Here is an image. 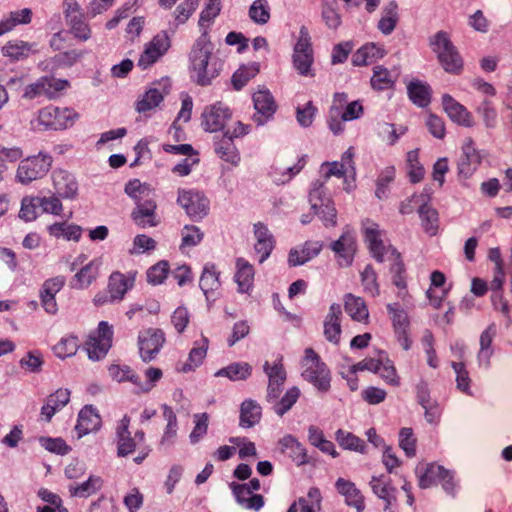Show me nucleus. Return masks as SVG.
Returning a JSON list of instances; mask_svg holds the SVG:
<instances>
[{
  "mask_svg": "<svg viewBox=\"0 0 512 512\" xmlns=\"http://www.w3.org/2000/svg\"><path fill=\"white\" fill-rule=\"evenodd\" d=\"M100 425L101 418L97 413V410L92 405H86L78 414L75 428L79 432V436H82L97 430Z\"/></svg>",
  "mask_w": 512,
  "mask_h": 512,
  "instance_id": "obj_28",
  "label": "nucleus"
},
{
  "mask_svg": "<svg viewBox=\"0 0 512 512\" xmlns=\"http://www.w3.org/2000/svg\"><path fill=\"white\" fill-rule=\"evenodd\" d=\"M52 163L53 157L43 151H40L37 155L21 159L16 170V181L23 185H29L40 180L48 174Z\"/></svg>",
  "mask_w": 512,
  "mask_h": 512,
  "instance_id": "obj_4",
  "label": "nucleus"
},
{
  "mask_svg": "<svg viewBox=\"0 0 512 512\" xmlns=\"http://www.w3.org/2000/svg\"><path fill=\"white\" fill-rule=\"evenodd\" d=\"M497 329L495 323H491L480 336V351L478 353L479 362H485L486 365L489 364L490 357L492 355V351L490 349L492 341L496 336Z\"/></svg>",
  "mask_w": 512,
  "mask_h": 512,
  "instance_id": "obj_41",
  "label": "nucleus"
},
{
  "mask_svg": "<svg viewBox=\"0 0 512 512\" xmlns=\"http://www.w3.org/2000/svg\"><path fill=\"white\" fill-rule=\"evenodd\" d=\"M214 150L218 157L225 162L235 166L240 162V154L234 144L233 138L230 137V130H225L221 137L216 138Z\"/></svg>",
  "mask_w": 512,
  "mask_h": 512,
  "instance_id": "obj_25",
  "label": "nucleus"
},
{
  "mask_svg": "<svg viewBox=\"0 0 512 512\" xmlns=\"http://www.w3.org/2000/svg\"><path fill=\"white\" fill-rule=\"evenodd\" d=\"M376 373L390 385L398 386L400 383L396 368L394 367L393 362L389 359H386L385 361L380 359Z\"/></svg>",
  "mask_w": 512,
  "mask_h": 512,
  "instance_id": "obj_58",
  "label": "nucleus"
},
{
  "mask_svg": "<svg viewBox=\"0 0 512 512\" xmlns=\"http://www.w3.org/2000/svg\"><path fill=\"white\" fill-rule=\"evenodd\" d=\"M109 375L118 382L130 381L136 386H140V376L137 375L129 366H120L113 364L108 368Z\"/></svg>",
  "mask_w": 512,
  "mask_h": 512,
  "instance_id": "obj_50",
  "label": "nucleus"
},
{
  "mask_svg": "<svg viewBox=\"0 0 512 512\" xmlns=\"http://www.w3.org/2000/svg\"><path fill=\"white\" fill-rule=\"evenodd\" d=\"M256 243L255 252L260 255L259 263H263L271 254L275 246V240L266 225L261 222L254 224Z\"/></svg>",
  "mask_w": 512,
  "mask_h": 512,
  "instance_id": "obj_21",
  "label": "nucleus"
},
{
  "mask_svg": "<svg viewBox=\"0 0 512 512\" xmlns=\"http://www.w3.org/2000/svg\"><path fill=\"white\" fill-rule=\"evenodd\" d=\"M177 203L194 221L201 220L209 211V200L204 194L196 190L179 189Z\"/></svg>",
  "mask_w": 512,
  "mask_h": 512,
  "instance_id": "obj_7",
  "label": "nucleus"
},
{
  "mask_svg": "<svg viewBox=\"0 0 512 512\" xmlns=\"http://www.w3.org/2000/svg\"><path fill=\"white\" fill-rule=\"evenodd\" d=\"M482 156L475 148L474 141L467 138L462 146V154L458 160V174L464 178L470 177L481 164Z\"/></svg>",
  "mask_w": 512,
  "mask_h": 512,
  "instance_id": "obj_16",
  "label": "nucleus"
},
{
  "mask_svg": "<svg viewBox=\"0 0 512 512\" xmlns=\"http://www.w3.org/2000/svg\"><path fill=\"white\" fill-rule=\"evenodd\" d=\"M232 115L230 107L219 101L204 108L201 125L208 132L224 131Z\"/></svg>",
  "mask_w": 512,
  "mask_h": 512,
  "instance_id": "obj_8",
  "label": "nucleus"
},
{
  "mask_svg": "<svg viewBox=\"0 0 512 512\" xmlns=\"http://www.w3.org/2000/svg\"><path fill=\"white\" fill-rule=\"evenodd\" d=\"M252 374V366L247 362L231 363L215 373L217 377H227L231 381L246 380Z\"/></svg>",
  "mask_w": 512,
  "mask_h": 512,
  "instance_id": "obj_37",
  "label": "nucleus"
},
{
  "mask_svg": "<svg viewBox=\"0 0 512 512\" xmlns=\"http://www.w3.org/2000/svg\"><path fill=\"white\" fill-rule=\"evenodd\" d=\"M221 8V0H208L204 9L200 13L198 21L199 26L201 28L209 26V24L220 14Z\"/></svg>",
  "mask_w": 512,
  "mask_h": 512,
  "instance_id": "obj_55",
  "label": "nucleus"
},
{
  "mask_svg": "<svg viewBox=\"0 0 512 512\" xmlns=\"http://www.w3.org/2000/svg\"><path fill=\"white\" fill-rule=\"evenodd\" d=\"M399 446L407 457H414L416 455V438L413 435L412 428L404 427L400 430Z\"/></svg>",
  "mask_w": 512,
  "mask_h": 512,
  "instance_id": "obj_60",
  "label": "nucleus"
},
{
  "mask_svg": "<svg viewBox=\"0 0 512 512\" xmlns=\"http://www.w3.org/2000/svg\"><path fill=\"white\" fill-rule=\"evenodd\" d=\"M387 311L392 321L395 336L404 350L411 348L412 341L409 337L410 320L408 314L401 308L399 303L387 305Z\"/></svg>",
  "mask_w": 512,
  "mask_h": 512,
  "instance_id": "obj_11",
  "label": "nucleus"
},
{
  "mask_svg": "<svg viewBox=\"0 0 512 512\" xmlns=\"http://www.w3.org/2000/svg\"><path fill=\"white\" fill-rule=\"evenodd\" d=\"M304 368L302 377L321 392L329 391L331 387V375L327 365L312 348L305 349L302 361Z\"/></svg>",
  "mask_w": 512,
  "mask_h": 512,
  "instance_id": "obj_5",
  "label": "nucleus"
},
{
  "mask_svg": "<svg viewBox=\"0 0 512 512\" xmlns=\"http://www.w3.org/2000/svg\"><path fill=\"white\" fill-rule=\"evenodd\" d=\"M320 241H306L301 248H292L288 255V264L291 267L303 265L315 258L322 250Z\"/></svg>",
  "mask_w": 512,
  "mask_h": 512,
  "instance_id": "obj_23",
  "label": "nucleus"
},
{
  "mask_svg": "<svg viewBox=\"0 0 512 512\" xmlns=\"http://www.w3.org/2000/svg\"><path fill=\"white\" fill-rule=\"evenodd\" d=\"M407 94L414 105L425 108L431 103L432 88L426 82L413 79L407 84Z\"/></svg>",
  "mask_w": 512,
  "mask_h": 512,
  "instance_id": "obj_27",
  "label": "nucleus"
},
{
  "mask_svg": "<svg viewBox=\"0 0 512 512\" xmlns=\"http://www.w3.org/2000/svg\"><path fill=\"white\" fill-rule=\"evenodd\" d=\"M53 193L63 200H74L78 196V182L75 176L62 168H56L51 174Z\"/></svg>",
  "mask_w": 512,
  "mask_h": 512,
  "instance_id": "obj_13",
  "label": "nucleus"
},
{
  "mask_svg": "<svg viewBox=\"0 0 512 512\" xmlns=\"http://www.w3.org/2000/svg\"><path fill=\"white\" fill-rule=\"evenodd\" d=\"M384 55L385 50L381 46L375 43H368L360 47L352 55V64L354 66H366L384 57Z\"/></svg>",
  "mask_w": 512,
  "mask_h": 512,
  "instance_id": "obj_30",
  "label": "nucleus"
},
{
  "mask_svg": "<svg viewBox=\"0 0 512 512\" xmlns=\"http://www.w3.org/2000/svg\"><path fill=\"white\" fill-rule=\"evenodd\" d=\"M78 348V337L69 335L61 338L60 341L53 347V351L58 358L65 359L67 357L75 355Z\"/></svg>",
  "mask_w": 512,
  "mask_h": 512,
  "instance_id": "obj_48",
  "label": "nucleus"
},
{
  "mask_svg": "<svg viewBox=\"0 0 512 512\" xmlns=\"http://www.w3.org/2000/svg\"><path fill=\"white\" fill-rule=\"evenodd\" d=\"M156 207V203L153 200L137 202L136 207L131 213V217L141 228L155 227L158 224L155 214Z\"/></svg>",
  "mask_w": 512,
  "mask_h": 512,
  "instance_id": "obj_26",
  "label": "nucleus"
},
{
  "mask_svg": "<svg viewBox=\"0 0 512 512\" xmlns=\"http://www.w3.org/2000/svg\"><path fill=\"white\" fill-rule=\"evenodd\" d=\"M282 453L286 454L297 466L309 463L306 448L294 436L286 435L279 440Z\"/></svg>",
  "mask_w": 512,
  "mask_h": 512,
  "instance_id": "obj_22",
  "label": "nucleus"
},
{
  "mask_svg": "<svg viewBox=\"0 0 512 512\" xmlns=\"http://www.w3.org/2000/svg\"><path fill=\"white\" fill-rule=\"evenodd\" d=\"M165 343V336L162 330L149 328L140 332L138 336V346L140 357L144 362H150L155 359Z\"/></svg>",
  "mask_w": 512,
  "mask_h": 512,
  "instance_id": "obj_12",
  "label": "nucleus"
},
{
  "mask_svg": "<svg viewBox=\"0 0 512 512\" xmlns=\"http://www.w3.org/2000/svg\"><path fill=\"white\" fill-rule=\"evenodd\" d=\"M169 272V263L165 260L159 261L147 271V280L153 285L161 284Z\"/></svg>",
  "mask_w": 512,
  "mask_h": 512,
  "instance_id": "obj_61",
  "label": "nucleus"
},
{
  "mask_svg": "<svg viewBox=\"0 0 512 512\" xmlns=\"http://www.w3.org/2000/svg\"><path fill=\"white\" fill-rule=\"evenodd\" d=\"M99 265L100 262L98 260H91L88 264L83 266L80 271L75 274L72 287L84 289L90 286L99 275Z\"/></svg>",
  "mask_w": 512,
  "mask_h": 512,
  "instance_id": "obj_34",
  "label": "nucleus"
},
{
  "mask_svg": "<svg viewBox=\"0 0 512 512\" xmlns=\"http://www.w3.org/2000/svg\"><path fill=\"white\" fill-rule=\"evenodd\" d=\"M335 439L339 446L345 450H351L359 453H366V443L363 439L353 433L338 429L335 433Z\"/></svg>",
  "mask_w": 512,
  "mask_h": 512,
  "instance_id": "obj_39",
  "label": "nucleus"
},
{
  "mask_svg": "<svg viewBox=\"0 0 512 512\" xmlns=\"http://www.w3.org/2000/svg\"><path fill=\"white\" fill-rule=\"evenodd\" d=\"M34 52H36L35 43H29L19 39L10 40L2 47L3 55L13 61L25 59Z\"/></svg>",
  "mask_w": 512,
  "mask_h": 512,
  "instance_id": "obj_31",
  "label": "nucleus"
},
{
  "mask_svg": "<svg viewBox=\"0 0 512 512\" xmlns=\"http://www.w3.org/2000/svg\"><path fill=\"white\" fill-rule=\"evenodd\" d=\"M182 247H193L198 245L202 239L204 234L201 230L194 225H185L182 229Z\"/></svg>",
  "mask_w": 512,
  "mask_h": 512,
  "instance_id": "obj_63",
  "label": "nucleus"
},
{
  "mask_svg": "<svg viewBox=\"0 0 512 512\" xmlns=\"http://www.w3.org/2000/svg\"><path fill=\"white\" fill-rule=\"evenodd\" d=\"M213 49L207 32H204L192 46L189 54L190 67L198 85H209L222 69V63L213 55Z\"/></svg>",
  "mask_w": 512,
  "mask_h": 512,
  "instance_id": "obj_2",
  "label": "nucleus"
},
{
  "mask_svg": "<svg viewBox=\"0 0 512 512\" xmlns=\"http://www.w3.org/2000/svg\"><path fill=\"white\" fill-rule=\"evenodd\" d=\"M47 76L40 77L34 83L27 85L24 89L22 97L27 100H33L44 96L48 98Z\"/></svg>",
  "mask_w": 512,
  "mask_h": 512,
  "instance_id": "obj_56",
  "label": "nucleus"
},
{
  "mask_svg": "<svg viewBox=\"0 0 512 512\" xmlns=\"http://www.w3.org/2000/svg\"><path fill=\"white\" fill-rule=\"evenodd\" d=\"M309 202L314 213L326 227H334L337 223V211L333 202L324 196L323 184L316 182L309 193Z\"/></svg>",
  "mask_w": 512,
  "mask_h": 512,
  "instance_id": "obj_6",
  "label": "nucleus"
},
{
  "mask_svg": "<svg viewBox=\"0 0 512 512\" xmlns=\"http://www.w3.org/2000/svg\"><path fill=\"white\" fill-rule=\"evenodd\" d=\"M442 105L444 111L453 122L465 127L473 126L472 114L451 95L444 94L442 96Z\"/></svg>",
  "mask_w": 512,
  "mask_h": 512,
  "instance_id": "obj_20",
  "label": "nucleus"
},
{
  "mask_svg": "<svg viewBox=\"0 0 512 512\" xmlns=\"http://www.w3.org/2000/svg\"><path fill=\"white\" fill-rule=\"evenodd\" d=\"M335 487L339 494L345 497V503L354 507L357 512L365 509L364 497L356 485L344 478H338Z\"/></svg>",
  "mask_w": 512,
  "mask_h": 512,
  "instance_id": "obj_24",
  "label": "nucleus"
},
{
  "mask_svg": "<svg viewBox=\"0 0 512 512\" xmlns=\"http://www.w3.org/2000/svg\"><path fill=\"white\" fill-rule=\"evenodd\" d=\"M364 239L377 262H383L385 257L392 260L390 273L392 283L399 289L398 296L405 299L407 295L406 269L401 254L392 245L386 246L381 239L382 231L378 224L367 219L363 222Z\"/></svg>",
  "mask_w": 512,
  "mask_h": 512,
  "instance_id": "obj_1",
  "label": "nucleus"
},
{
  "mask_svg": "<svg viewBox=\"0 0 512 512\" xmlns=\"http://www.w3.org/2000/svg\"><path fill=\"white\" fill-rule=\"evenodd\" d=\"M317 108L313 105L312 101L307 102L303 107H297L296 119L300 126L309 127L312 125Z\"/></svg>",
  "mask_w": 512,
  "mask_h": 512,
  "instance_id": "obj_64",
  "label": "nucleus"
},
{
  "mask_svg": "<svg viewBox=\"0 0 512 512\" xmlns=\"http://www.w3.org/2000/svg\"><path fill=\"white\" fill-rule=\"evenodd\" d=\"M102 487V479L96 476H90L88 480L82 484L69 486V492L72 496L86 498L96 493Z\"/></svg>",
  "mask_w": 512,
  "mask_h": 512,
  "instance_id": "obj_44",
  "label": "nucleus"
},
{
  "mask_svg": "<svg viewBox=\"0 0 512 512\" xmlns=\"http://www.w3.org/2000/svg\"><path fill=\"white\" fill-rule=\"evenodd\" d=\"M200 0H184L174 11V30L181 24L186 23L190 16L196 11Z\"/></svg>",
  "mask_w": 512,
  "mask_h": 512,
  "instance_id": "obj_51",
  "label": "nucleus"
},
{
  "mask_svg": "<svg viewBox=\"0 0 512 512\" xmlns=\"http://www.w3.org/2000/svg\"><path fill=\"white\" fill-rule=\"evenodd\" d=\"M133 283L130 282L124 274L114 272L109 277L108 292L110 299L120 301L123 299L125 293L132 287Z\"/></svg>",
  "mask_w": 512,
  "mask_h": 512,
  "instance_id": "obj_38",
  "label": "nucleus"
},
{
  "mask_svg": "<svg viewBox=\"0 0 512 512\" xmlns=\"http://www.w3.org/2000/svg\"><path fill=\"white\" fill-rule=\"evenodd\" d=\"M40 196H25L21 200L19 218L25 222H31L37 219L40 207Z\"/></svg>",
  "mask_w": 512,
  "mask_h": 512,
  "instance_id": "obj_45",
  "label": "nucleus"
},
{
  "mask_svg": "<svg viewBox=\"0 0 512 512\" xmlns=\"http://www.w3.org/2000/svg\"><path fill=\"white\" fill-rule=\"evenodd\" d=\"M112 336V326L106 321H101L98 325L97 336H89L85 344L89 359L98 361L104 358L112 345Z\"/></svg>",
  "mask_w": 512,
  "mask_h": 512,
  "instance_id": "obj_9",
  "label": "nucleus"
},
{
  "mask_svg": "<svg viewBox=\"0 0 512 512\" xmlns=\"http://www.w3.org/2000/svg\"><path fill=\"white\" fill-rule=\"evenodd\" d=\"M171 47V40L166 31L156 34L146 45L138 60V67L145 70L156 63Z\"/></svg>",
  "mask_w": 512,
  "mask_h": 512,
  "instance_id": "obj_10",
  "label": "nucleus"
},
{
  "mask_svg": "<svg viewBox=\"0 0 512 512\" xmlns=\"http://www.w3.org/2000/svg\"><path fill=\"white\" fill-rule=\"evenodd\" d=\"M235 281L238 284V290L241 293H247L253 286L254 281V268L244 258H237L236 260V274Z\"/></svg>",
  "mask_w": 512,
  "mask_h": 512,
  "instance_id": "obj_33",
  "label": "nucleus"
},
{
  "mask_svg": "<svg viewBox=\"0 0 512 512\" xmlns=\"http://www.w3.org/2000/svg\"><path fill=\"white\" fill-rule=\"evenodd\" d=\"M344 309L355 321L361 322L368 319L369 313L364 300L361 297L349 293L344 297Z\"/></svg>",
  "mask_w": 512,
  "mask_h": 512,
  "instance_id": "obj_35",
  "label": "nucleus"
},
{
  "mask_svg": "<svg viewBox=\"0 0 512 512\" xmlns=\"http://www.w3.org/2000/svg\"><path fill=\"white\" fill-rule=\"evenodd\" d=\"M63 198L56 194H52L50 196L40 197V207L42 213L52 214L55 216H60L63 212Z\"/></svg>",
  "mask_w": 512,
  "mask_h": 512,
  "instance_id": "obj_59",
  "label": "nucleus"
},
{
  "mask_svg": "<svg viewBox=\"0 0 512 512\" xmlns=\"http://www.w3.org/2000/svg\"><path fill=\"white\" fill-rule=\"evenodd\" d=\"M253 104L256 110L253 120L259 126L272 118L277 110L275 99L267 89H260L253 94Z\"/></svg>",
  "mask_w": 512,
  "mask_h": 512,
  "instance_id": "obj_15",
  "label": "nucleus"
},
{
  "mask_svg": "<svg viewBox=\"0 0 512 512\" xmlns=\"http://www.w3.org/2000/svg\"><path fill=\"white\" fill-rule=\"evenodd\" d=\"M201 290L207 295L220 287L219 273L215 269V265H206L203 269L199 280Z\"/></svg>",
  "mask_w": 512,
  "mask_h": 512,
  "instance_id": "obj_47",
  "label": "nucleus"
},
{
  "mask_svg": "<svg viewBox=\"0 0 512 512\" xmlns=\"http://www.w3.org/2000/svg\"><path fill=\"white\" fill-rule=\"evenodd\" d=\"M75 38L86 41L91 37V29L85 22L84 14L73 16L66 20Z\"/></svg>",
  "mask_w": 512,
  "mask_h": 512,
  "instance_id": "obj_52",
  "label": "nucleus"
},
{
  "mask_svg": "<svg viewBox=\"0 0 512 512\" xmlns=\"http://www.w3.org/2000/svg\"><path fill=\"white\" fill-rule=\"evenodd\" d=\"M396 78L383 66H375L371 78V86L376 90H386L394 86Z\"/></svg>",
  "mask_w": 512,
  "mask_h": 512,
  "instance_id": "obj_46",
  "label": "nucleus"
},
{
  "mask_svg": "<svg viewBox=\"0 0 512 512\" xmlns=\"http://www.w3.org/2000/svg\"><path fill=\"white\" fill-rule=\"evenodd\" d=\"M330 248L335 253L340 266H350L357 250L356 239L353 232L349 228H346L341 236L330 244Z\"/></svg>",
  "mask_w": 512,
  "mask_h": 512,
  "instance_id": "obj_14",
  "label": "nucleus"
},
{
  "mask_svg": "<svg viewBox=\"0 0 512 512\" xmlns=\"http://www.w3.org/2000/svg\"><path fill=\"white\" fill-rule=\"evenodd\" d=\"M444 467L436 463L419 464L415 469L418 478V486L421 489H427L438 483Z\"/></svg>",
  "mask_w": 512,
  "mask_h": 512,
  "instance_id": "obj_29",
  "label": "nucleus"
},
{
  "mask_svg": "<svg viewBox=\"0 0 512 512\" xmlns=\"http://www.w3.org/2000/svg\"><path fill=\"white\" fill-rule=\"evenodd\" d=\"M418 213L425 232L431 236L435 235L438 230V212L429 205L422 204Z\"/></svg>",
  "mask_w": 512,
  "mask_h": 512,
  "instance_id": "obj_43",
  "label": "nucleus"
},
{
  "mask_svg": "<svg viewBox=\"0 0 512 512\" xmlns=\"http://www.w3.org/2000/svg\"><path fill=\"white\" fill-rule=\"evenodd\" d=\"M361 282L364 290L370 293L371 296L376 297L379 295L380 290L377 282V274L372 265H367L361 272Z\"/></svg>",
  "mask_w": 512,
  "mask_h": 512,
  "instance_id": "obj_57",
  "label": "nucleus"
},
{
  "mask_svg": "<svg viewBox=\"0 0 512 512\" xmlns=\"http://www.w3.org/2000/svg\"><path fill=\"white\" fill-rule=\"evenodd\" d=\"M163 94L156 88L147 90L136 102L135 109L139 113L150 111L163 101Z\"/></svg>",
  "mask_w": 512,
  "mask_h": 512,
  "instance_id": "obj_42",
  "label": "nucleus"
},
{
  "mask_svg": "<svg viewBox=\"0 0 512 512\" xmlns=\"http://www.w3.org/2000/svg\"><path fill=\"white\" fill-rule=\"evenodd\" d=\"M248 15L256 24L263 25L270 20V6L267 0H255L251 4Z\"/></svg>",
  "mask_w": 512,
  "mask_h": 512,
  "instance_id": "obj_49",
  "label": "nucleus"
},
{
  "mask_svg": "<svg viewBox=\"0 0 512 512\" xmlns=\"http://www.w3.org/2000/svg\"><path fill=\"white\" fill-rule=\"evenodd\" d=\"M262 417L261 406L252 399L242 402L240 407L239 425L242 428H251L258 424Z\"/></svg>",
  "mask_w": 512,
  "mask_h": 512,
  "instance_id": "obj_32",
  "label": "nucleus"
},
{
  "mask_svg": "<svg viewBox=\"0 0 512 512\" xmlns=\"http://www.w3.org/2000/svg\"><path fill=\"white\" fill-rule=\"evenodd\" d=\"M341 318L342 308L340 304L333 303L329 307V312L324 319V337L325 339L335 345H338L341 339Z\"/></svg>",
  "mask_w": 512,
  "mask_h": 512,
  "instance_id": "obj_19",
  "label": "nucleus"
},
{
  "mask_svg": "<svg viewBox=\"0 0 512 512\" xmlns=\"http://www.w3.org/2000/svg\"><path fill=\"white\" fill-rule=\"evenodd\" d=\"M322 18L330 29H337L341 24V16L336 10V0H325L322 6Z\"/></svg>",
  "mask_w": 512,
  "mask_h": 512,
  "instance_id": "obj_54",
  "label": "nucleus"
},
{
  "mask_svg": "<svg viewBox=\"0 0 512 512\" xmlns=\"http://www.w3.org/2000/svg\"><path fill=\"white\" fill-rule=\"evenodd\" d=\"M306 165V156L303 155L293 166L279 168L277 166L272 167L270 173L273 182L277 185L285 184L289 182L294 176L299 174Z\"/></svg>",
  "mask_w": 512,
  "mask_h": 512,
  "instance_id": "obj_36",
  "label": "nucleus"
},
{
  "mask_svg": "<svg viewBox=\"0 0 512 512\" xmlns=\"http://www.w3.org/2000/svg\"><path fill=\"white\" fill-rule=\"evenodd\" d=\"M299 396V388L292 387L289 390H287L283 397L279 401L275 402L273 407L275 413L279 416H283L297 402Z\"/></svg>",
  "mask_w": 512,
  "mask_h": 512,
  "instance_id": "obj_53",
  "label": "nucleus"
},
{
  "mask_svg": "<svg viewBox=\"0 0 512 512\" xmlns=\"http://www.w3.org/2000/svg\"><path fill=\"white\" fill-rule=\"evenodd\" d=\"M259 73V64L256 62L241 66L234 72L231 78L233 88L237 91L241 90L250 79Z\"/></svg>",
  "mask_w": 512,
  "mask_h": 512,
  "instance_id": "obj_40",
  "label": "nucleus"
},
{
  "mask_svg": "<svg viewBox=\"0 0 512 512\" xmlns=\"http://www.w3.org/2000/svg\"><path fill=\"white\" fill-rule=\"evenodd\" d=\"M369 486L379 499L384 501V510H389L397 501V489L391 483L389 476L384 474L372 476Z\"/></svg>",
  "mask_w": 512,
  "mask_h": 512,
  "instance_id": "obj_18",
  "label": "nucleus"
},
{
  "mask_svg": "<svg viewBox=\"0 0 512 512\" xmlns=\"http://www.w3.org/2000/svg\"><path fill=\"white\" fill-rule=\"evenodd\" d=\"M65 285L64 276H56L47 279L40 290L41 305L44 310L49 314H56L58 311V305L55 299L56 294Z\"/></svg>",
  "mask_w": 512,
  "mask_h": 512,
  "instance_id": "obj_17",
  "label": "nucleus"
},
{
  "mask_svg": "<svg viewBox=\"0 0 512 512\" xmlns=\"http://www.w3.org/2000/svg\"><path fill=\"white\" fill-rule=\"evenodd\" d=\"M451 366L456 373L457 388L461 392L471 395V393H470L471 379L469 377L468 371L465 368L464 363L452 362Z\"/></svg>",
  "mask_w": 512,
  "mask_h": 512,
  "instance_id": "obj_62",
  "label": "nucleus"
},
{
  "mask_svg": "<svg viewBox=\"0 0 512 512\" xmlns=\"http://www.w3.org/2000/svg\"><path fill=\"white\" fill-rule=\"evenodd\" d=\"M430 46L436 53L442 68L450 74H460L463 70V59L457 48L444 31L437 32L430 38Z\"/></svg>",
  "mask_w": 512,
  "mask_h": 512,
  "instance_id": "obj_3",
  "label": "nucleus"
}]
</instances>
